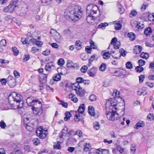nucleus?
<instances>
[{
  "label": "nucleus",
  "instance_id": "obj_55",
  "mask_svg": "<svg viewBox=\"0 0 154 154\" xmlns=\"http://www.w3.org/2000/svg\"><path fill=\"white\" fill-rule=\"evenodd\" d=\"M49 44L51 45V47L54 48H57L58 47V45L56 43H49Z\"/></svg>",
  "mask_w": 154,
  "mask_h": 154
},
{
  "label": "nucleus",
  "instance_id": "obj_49",
  "mask_svg": "<svg viewBox=\"0 0 154 154\" xmlns=\"http://www.w3.org/2000/svg\"><path fill=\"white\" fill-rule=\"evenodd\" d=\"M135 69L137 72H140L143 70V68L141 66H137L136 68Z\"/></svg>",
  "mask_w": 154,
  "mask_h": 154
},
{
  "label": "nucleus",
  "instance_id": "obj_20",
  "mask_svg": "<svg viewBox=\"0 0 154 154\" xmlns=\"http://www.w3.org/2000/svg\"><path fill=\"white\" fill-rule=\"evenodd\" d=\"M31 41L33 44L36 45L39 47H41L43 44L42 42L38 41L36 39L34 38L31 39Z\"/></svg>",
  "mask_w": 154,
  "mask_h": 154
},
{
  "label": "nucleus",
  "instance_id": "obj_22",
  "mask_svg": "<svg viewBox=\"0 0 154 154\" xmlns=\"http://www.w3.org/2000/svg\"><path fill=\"white\" fill-rule=\"evenodd\" d=\"M69 98L74 103H76L78 100L77 98L76 97L75 95L72 93H71L69 95Z\"/></svg>",
  "mask_w": 154,
  "mask_h": 154
},
{
  "label": "nucleus",
  "instance_id": "obj_33",
  "mask_svg": "<svg viewBox=\"0 0 154 154\" xmlns=\"http://www.w3.org/2000/svg\"><path fill=\"white\" fill-rule=\"evenodd\" d=\"M106 68V65L104 63H102L99 67V70L101 72L105 70Z\"/></svg>",
  "mask_w": 154,
  "mask_h": 154
},
{
  "label": "nucleus",
  "instance_id": "obj_12",
  "mask_svg": "<svg viewBox=\"0 0 154 154\" xmlns=\"http://www.w3.org/2000/svg\"><path fill=\"white\" fill-rule=\"evenodd\" d=\"M93 15L94 14H87L86 20L88 23H92L95 20L96 17Z\"/></svg>",
  "mask_w": 154,
  "mask_h": 154
},
{
  "label": "nucleus",
  "instance_id": "obj_63",
  "mask_svg": "<svg viewBox=\"0 0 154 154\" xmlns=\"http://www.w3.org/2000/svg\"><path fill=\"white\" fill-rule=\"evenodd\" d=\"M74 120L76 122H79L81 120L79 114L76 115L75 116Z\"/></svg>",
  "mask_w": 154,
  "mask_h": 154
},
{
  "label": "nucleus",
  "instance_id": "obj_17",
  "mask_svg": "<svg viewBox=\"0 0 154 154\" xmlns=\"http://www.w3.org/2000/svg\"><path fill=\"white\" fill-rule=\"evenodd\" d=\"M91 71H89L88 73L89 76L91 77H94L96 75L97 69L96 67L92 68Z\"/></svg>",
  "mask_w": 154,
  "mask_h": 154
},
{
  "label": "nucleus",
  "instance_id": "obj_2",
  "mask_svg": "<svg viewBox=\"0 0 154 154\" xmlns=\"http://www.w3.org/2000/svg\"><path fill=\"white\" fill-rule=\"evenodd\" d=\"M82 14L81 7L76 6L67 8L64 12V16L69 21L75 22L81 17Z\"/></svg>",
  "mask_w": 154,
  "mask_h": 154
},
{
  "label": "nucleus",
  "instance_id": "obj_42",
  "mask_svg": "<svg viewBox=\"0 0 154 154\" xmlns=\"http://www.w3.org/2000/svg\"><path fill=\"white\" fill-rule=\"evenodd\" d=\"M91 47L94 49H97V47L95 45V43L92 40H91L90 42Z\"/></svg>",
  "mask_w": 154,
  "mask_h": 154
},
{
  "label": "nucleus",
  "instance_id": "obj_44",
  "mask_svg": "<svg viewBox=\"0 0 154 154\" xmlns=\"http://www.w3.org/2000/svg\"><path fill=\"white\" fill-rule=\"evenodd\" d=\"M33 142L34 145L37 146L40 144L39 140L37 138L34 139L33 140Z\"/></svg>",
  "mask_w": 154,
  "mask_h": 154
},
{
  "label": "nucleus",
  "instance_id": "obj_43",
  "mask_svg": "<svg viewBox=\"0 0 154 154\" xmlns=\"http://www.w3.org/2000/svg\"><path fill=\"white\" fill-rule=\"evenodd\" d=\"M121 45V43L119 41H118L113 45L114 49H117L119 48Z\"/></svg>",
  "mask_w": 154,
  "mask_h": 154
},
{
  "label": "nucleus",
  "instance_id": "obj_45",
  "mask_svg": "<svg viewBox=\"0 0 154 154\" xmlns=\"http://www.w3.org/2000/svg\"><path fill=\"white\" fill-rule=\"evenodd\" d=\"M24 149L26 151L28 152L31 151L32 150V148L29 145L25 146Z\"/></svg>",
  "mask_w": 154,
  "mask_h": 154
},
{
  "label": "nucleus",
  "instance_id": "obj_6",
  "mask_svg": "<svg viewBox=\"0 0 154 154\" xmlns=\"http://www.w3.org/2000/svg\"><path fill=\"white\" fill-rule=\"evenodd\" d=\"M72 89L75 90L76 93L81 97L84 95L85 91L81 87L80 85L78 83H75L72 85Z\"/></svg>",
  "mask_w": 154,
  "mask_h": 154
},
{
  "label": "nucleus",
  "instance_id": "obj_9",
  "mask_svg": "<svg viewBox=\"0 0 154 154\" xmlns=\"http://www.w3.org/2000/svg\"><path fill=\"white\" fill-rule=\"evenodd\" d=\"M47 132L48 130L47 129H43L42 127H40L37 129L36 133L38 137L43 139L46 137Z\"/></svg>",
  "mask_w": 154,
  "mask_h": 154
},
{
  "label": "nucleus",
  "instance_id": "obj_38",
  "mask_svg": "<svg viewBox=\"0 0 154 154\" xmlns=\"http://www.w3.org/2000/svg\"><path fill=\"white\" fill-rule=\"evenodd\" d=\"M60 142L59 141L56 143H55L54 145V148L56 149H60L61 148L60 146Z\"/></svg>",
  "mask_w": 154,
  "mask_h": 154
},
{
  "label": "nucleus",
  "instance_id": "obj_21",
  "mask_svg": "<svg viewBox=\"0 0 154 154\" xmlns=\"http://www.w3.org/2000/svg\"><path fill=\"white\" fill-rule=\"evenodd\" d=\"M142 50L141 46L139 45H137L134 47V52L136 54H138L140 53Z\"/></svg>",
  "mask_w": 154,
  "mask_h": 154
},
{
  "label": "nucleus",
  "instance_id": "obj_8",
  "mask_svg": "<svg viewBox=\"0 0 154 154\" xmlns=\"http://www.w3.org/2000/svg\"><path fill=\"white\" fill-rule=\"evenodd\" d=\"M98 9V7L97 6L92 4H89L87 7V14H96Z\"/></svg>",
  "mask_w": 154,
  "mask_h": 154
},
{
  "label": "nucleus",
  "instance_id": "obj_25",
  "mask_svg": "<svg viewBox=\"0 0 154 154\" xmlns=\"http://www.w3.org/2000/svg\"><path fill=\"white\" fill-rule=\"evenodd\" d=\"M144 125L143 122L142 121H140L137 123L136 125L134 126V128L136 129H138L140 127H143Z\"/></svg>",
  "mask_w": 154,
  "mask_h": 154
},
{
  "label": "nucleus",
  "instance_id": "obj_39",
  "mask_svg": "<svg viewBox=\"0 0 154 154\" xmlns=\"http://www.w3.org/2000/svg\"><path fill=\"white\" fill-rule=\"evenodd\" d=\"M93 126L94 128L96 130H98L100 128V125L99 123L98 122H95L93 123Z\"/></svg>",
  "mask_w": 154,
  "mask_h": 154
},
{
  "label": "nucleus",
  "instance_id": "obj_47",
  "mask_svg": "<svg viewBox=\"0 0 154 154\" xmlns=\"http://www.w3.org/2000/svg\"><path fill=\"white\" fill-rule=\"evenodd\" d=\"M57 32L54 29H51L50 32V33L51 34V36L53 38L55 35L57 33Z\"/></svg>",
  "mask_w": 154,
  "mask_h": 154
},
{
  "label": "nucleus",
  "instance_id": "obj_56",
  "mask_svg": "<svg viewBox=\"0 0 154 154\" xmlns=\"http://www.w3.org/2000/svg\"><path fill=\"white\" fill-rule=\"evenodd\" d=\"M83 80H84L82 78L78 77L76 79V81L77 82L76 83H78L79 84V83H82Z\"/></svg>",
  "mask_w": 154,
  "mask_h": 154
},
{
  "label": "nucleus",
  "instance_id": "obj_61",
  "mask_svg": "<svg viewBox=\"0 0 154 154\" xmlns=\"http://www.w3.org/2000/svg\"><path fill=\"white\" fill-rule=\"evenodd\" d=\"M91 50L92 48L89 46H86L85 48V51L88 54H91Z\"/></svg>",
  "mask_w": 154,
  "mask_h": 154
},
{
  "label": "nucleus",
  "instance_id": "obj_48",
  "mask_svg": "<svg viewBox=\"0 0 154 154\" xmlns=\"http://www.w3.org/2000/svg\"><path fill=\"white\" fill-rule=\"evenodd\" d=\"M58 64L62 66L64 63V60L62 58L60 59L57 61Z\"/></svg>",
  "mask_w": 154,
  "mask_h": 154
},
{
  "label": "nucleus",
  "instance_id": "obj_51",
  "mask_svg": "<svg viewBox=\"0 0 154 154\" xmlns=\"http://www.w3.org/2000/svg\"><path fill=\"white\" fill-rule=\"evenodd\" d=\"M88 69V67L86 65L83 66L81 68V70L83 73H85L86 72L87 69Z\"/></svg>",
  "mask_w": 154,
  "mask_h": 154
},
{
  "label": "nucleus",
  "instance_id": "obj_27",
  "mask_svg": "<svg viewBox=\"0 0 154 154\" xmlns=\"http://www.w3.org/2000/svg\"><path fill=\"white\" fill-rule=\"evenodd\" d=\"M91 149L90 144L88 143H85L83 145V149L85 151H88Z\"/></svg>",
  "mask_w": 154,
  "mask_h": 154
},
{
  "label": "nucleus",
  "instance_id": "obj_37",
  "mask_svg": "<svg viewBox=\"0 0 154 154\" xmlns=\"http://www.w3.org/2000/svg\"><path fill=\"white\" fill-rule=\"evenodd\" d=\"M148 19L150 21L154 22V13L149 14L148 16Z\"/></svg>",
  "mask_w": 154,
  "mask_h": 154
},
{
  "label": "nucleus",
  "instance_id": "obj_40",
  "mask_svg": "<svg viewBox=\"0 0 154 154\" xmlns=\"http://www.w3.org/2000/svg\"><path fill=\"white\" fill-rule=\"evenodd\" d=\"M60 74H57L54 76L53 77V78L55 81H59L61 79V76Z\"/></svg>",
  "mask_w": 154,
  "mask_h": 154
},
{
  "label": "nucleus",
  "instance_id": "obj_32",
  "mask_svg": "<svg viewBox=\"0 0 154 154\" xmlns=\"http://www.w3.org/2000/svg\"><path fill=\"white\" fill-rule=\"evenodd\" d=\"M99 152L98 153L99 154H109L108 150L106 149H98Z\"/></svg>",
  "mask_w": 154,
  "mask_h": 154
},
{
  "label": "nucleus",
  "instance_id": "obj_31",
  "mask_svg": "<svg viewBox=\"0 0 154 154\" xmlns=\"http://www.w3.org/2000/svg\"><path fill=\"white\" fill-rule=\"evenodd\" d=\"M65 117L64 118V120L65 121H67L70 119L71 116V114L69 112H66L65 113Z\"/></svg>",
  "mask_w": 154,
  "mask_h": 154
},
{
  "label": "nucleus",
  "instance_id": "obj_57",
  "mask_svg": "<svg viewBox=\"0 0 154 154\" xmlns=\"http://www.w3.org/2000/svg\"><path fill=\"white\" fill-rule=\"evenodd\" d=\"M137 14V12L135 10H132L130 14V17L136 16Z\"/></svg>",
  "mask_w": 154,
  "mask_h": 154
},
{
  "label": "nucleus",
  "instance_id": "obj_16",
  "mask_svg": "<svg viewBox=\"0 0 154 154\" xmlns=\"http://www.w3.org/2000/svg\"><path fill=\"white\" fill-rule=\"evenodd\" d=\"M112 23L114 24H116L115 26V29L116 30H120L121 29L122 26V21L120 20L118 21H116Z\"/></svg>",
  "mask_w": 154,
  "mask_h": 154
},
{
  "label": "nucleus",
  "instance_id": "obj_1",
  "mask_svg": "<svg viewBox=\"0 0 154 154\" xmlns=\"http://www.w3.org/2000/svg\"><path fill=\"white\" fill-rule=\"evenodd\" d=\"M114 98H110L106 101V108L112 109L111 112H108L106 113L107 118L109 120L114 121L119 117L123 116L124 114L125 106L123 103H116Z\"/></svg>",
  "mask_w": 154,
  "mask_h": 154
},
{
  "label": "nucleus",
  "instance_id": "obj_13",
  "mask_svg": "<svg viewBox=\"0 0 154 154\" xmlns=\"http://www.w3.org/2000/svg\"><path fill=\"white\" fill-rule=\"evenodd\" d=\"M37 101H40L38 100H33L32 97H29L27 98L26 102L29 106H32L35 104V103H37Z\"/></svg>",
  "mask_w": 154,
  "mask_h": 154
},
{
  "label": "nucleus",
  "instance_id": "obj_26",
  "mask_svg": "<svg viewBox=\"0 0 154 154\" xmlns=\"http://www.w3.org/2000/svg\"><path fill=\"white\" fill-rule=\"evenodd\" d=\"M88 112L91 116H94L95 115L94 108L92 106H89L88 108Z\"/></svg>",
  "mask_w": 154,
  "mask_h": 154
},
{
  "label": "nucleus",
  "instance_id": "obj_35",
  "mask_svg": "<svg viewBox=\"0 0 154 154\" xmlns=\"http://www.w3.org/2000/svg\"><path fill=\"white\" fill-rule=\"evenodd\" d=\"M16 80L15 79H13V80L10 82L8 83L9 86L11 88H13L16 85Z\"/></svg>",
  "mask_w": 154,
  "mask_h": 154
},
{
  "label": "nucleus",
  "instance_id": "obj_11",
  "mask_svg": "<svg viewBox=\"0 0 154 154\" xmlns=\"http://www.w3.org/2000/svg\"><path fill=\"white\" fill-rule=\"evenodd\" d=\"M126 51H125L123 49H121L120 50L119 52H118V56H116L115 55L112 54V56L114 58L116 59H119L122 55L123 56H125L126 55Z\"/></svg>",
  "mask_w": 154,
  "mask_h": 154
},
{
  "label": "nucleus",
  "instance_id": "obj_10",
  "mask_svg": "<svg viewBox=\"0 0 154 154\" xmlns=\"http://www.w3.org/2000/svg\"><path fill=\"white\" fill-rule=\"evenodd\" d=\"M47 74H41L39 75V79L40 83L43 85H45L47 82Z\"/></svg>",
  "mask_w": 154,
  "mask_h": 154
},
{
  "label": "nucleus",
  "instance_id": "obj_7",
  "mask_svg": "<svg viewBox=\"0 0 154 154\" xmlns=\"http://www.w3.org/2000/svg\"><path fill=\"white\" fill-rule=\"evenodd\" d=\"M36 105H38V106H35V107H32V109L33 111V113L35 115L40 116L42 112V104L40 101H37Z\"/></svg>",
  "mask_w": 154,
  "mask_h": 154
},
{
  "label": "nucleus",
  "instance_id": "obj_36",
  "mask_svg": "<svg viewBox=\"0 0 154 154\" xmlns=\"http://www.w3.org/2000/svg\"><path fill=\"white\" fill-rule=\"evenodd\" d=\"M128 36L130 40L133 41L135 39V35L133 32H130L128 34Z\"/></svg>",
  "mask_w": 154,
  "mask_h": 154
},
{
  "label": "nucleus",
  "instance_id": "obj_24",
  "mask_svg": "<svg viewBox=\"0 0 154 154\" xmlns=\"http://www.w3.org/2000/svg\"><path fill=\"white\" fill-rule=\"evenodd\" d=\"M102 54L103 56V58L105 59H107L109 58L110 56L111 53H109V51L105 52L103 51Z\"/></svg>",
  "mask_w": 154,
  "mask_h": 154
},
{
  "label": "nucleus",
  "instance_id": "obj_19",
  "mask_svg": "<svg viewBox=\"0 0 154 154\" xmlns=\"http://www.w3.org/2000/svg\"><path fill=\"white\" fill-rule=\"evenodd\" d=\"M98 58V57L97 55H95V54L92 56L88 60V66H90L92 62L94 60H97Z\"/></svg>",
  "mask_w": 154,
  "mask_h": 154
},
{
  "label": "nucleus",
  "instance_id": "obj_58",
  "mask_svg": "<svg viewBox=\"0 0 154 154\" xmlns=\"http://www.w3.org/2000/svg\"><path fill=\"white\" fill-rule=\"evenodd\" d=\"M110 82L109 80H106L104 82V84L103 85V86L105 87H107L110 85Z\"/></svg>",
  "mask_w": 154,
  "mask_h": 154
},
{
  "label": "nucleus",
  "instance_id": "obj_59",
  "mask_svg": "<svg viewBox=\"0 0 154 154\" xmlns=\"http://www.w3.org/2000/svg\"><path fill=\"white\" fill-rule=\"evenodd\" d=\"M144 78L145 76L143 75H140L139 76V82L140 83H142L143 82L144 79Z\"/></svg>",
  "mask_w": 154,
  "mask_h": 154
},
{
  "label": "nucleus",
  "instance_id": "obj_62",
  "mask_svg": "<svg viewBox=\"0 0 154 154\" xmlns=\"http://www.w3.org/2000/svg\"><path fill=\"white\" fill-rule=\"evenodd\" d=\"M147 118L149 120H152L154 119V116L153 114L150 113L147 116Z\"/></svg>",
  "mask_w": 154,
  "mask_h": 154
},
{
  "label": "nucleus",
  "instance_id": "obj_5",
  "mask_svg": "<svg viewBox=\"0 0 154 154\" xmlns=\"http://www.w3.org/2000/svg\"><path fill=\"white\" fill-rule=\"evenodd\" d=\"M18 1V0H12L8 6L3 9V11L5 13H13L17 6Z\"/></svg>",
  "mask_w": 154,
  "mask_h": 154
},
{
  "label": "nucleus",
  "instance_id": "obj_28",
  "mask_svg": "<svg viewBox=\"0 0 154 154\" xmlns=\"http://www.w3.org/2000/svg\"><path fill=\"white\" fill-rule=\"evenodd\" d=\"M76 48L78 50H79L82 48V43L79 40L77 41L75 43Z\"/></svg>",
  "mask_w": 154,
  "mask_h": 154
},
{
  "label": "nucleus",
  "instance_id": "obj_34",
  "mask_svg": "<svg viewBox=\"0 0 154 154\" xmlns=\"http://www.w3.org/2000/svg\"><path fill=\"white\" fill-rule=\"evenodd\" d=\"M140 57L143 59H147L149 57V55L147 53L143 52L141 54Z\"/></svg>",
  "mask_w": 154,
  "mask_h": 154
},
{
  "label": "nucleus",
  "instance_id": "obj_30",
  "mask_svg": "<svg viewBox=\"0 0 154 154\" xmlns=\"http://www.w3.org/2000/svg\"><path fill=\"white\" fill-rule=\"evenodd\" d=\"M144 33V34L146 35H150L152 33L151 29L150 27L146 28L145 29Z\"/></svg>",
  "mask_w": 154,
  "mask_h": 154
},
{
  "label": "nucleus",
  "instance_id": "obj_18",
  "mask_svg": "<svg viewBox=\"0 0 154 154\" xmlns=\"http://www.w3.org/2000/svg\"><path fill=\"white\" fill-rule=\"evenodd\" d=\"M53 38L58 43L61 42L63 39L62 37L58 32L53 37Z\"/></svg>",
  "mask_w": 154,
  "mask_h": 154
},
{
  "label": "nucleus",
  "instance_id": "obj_46",
  "mask_svg": "<svg viewBox=\"0 0 154 154\" xmlns=\"http://www.w3.org/2000/svg\"><path fill=\"white\" fill-rule=\"evenodd\" d=\"M126 67L127 69H131L133 67V65L131 62L130 61H128L126 64Z\"/></svg>",
  "mask_w": 154,
  "mask_h": 154
},
{
  "label": "nucleus",
  "instance_id": "obj_52",
  "mask_svg": "<svg viewBox=\"0 0 154 154\" xmlns=\"http://www.w3.org/2000/svg\"><path fill=\"white\" fill-rule=\"evenodd\" d=\"M89 99L91 101H95L96 100V96L94 95H91L89 97Z\"/></svg>",
  "mask_w": 154,
  "mask_h": 154
},
{
  "label": "nucleus",
  "instance_id": "obj_53",
  "mask_svg": "<svg viewBox=\"0 0 154 154\" xmlns=\"http://www.w3.org/2000/svg\"><path fill=\"white\" fill-rule=\"evenodd\" d=\"M6 126V124L3 121H2L0 122V127L2 128H5Z\"/></svg>",
  "mask_w": 154,
  "mask_h": 154
},
{
  "label": "nucleus",
  "instance_id": "obj_15",
  "mask_svg": "<svg viewBox=\"0 0 154 154\" xmlns=\"http://www.w3.org/2000/svg\"><path fill=\"white\" fill-rule=\"evenodd\" d=\"M57 71L58 73L60 75H65L67 72L66 68L63 66H60L57 68Z\"/></svg>",
  "mask_w": 154,
  "mask_h": 154
},
{
  "label": "nucleus",
  "instance_id": "obj_54",
  "mask_svg": "<svg viewBox=\"0 0 154 154\" xmlns=\"http://www.w3.org/2000/svg\"><path fill=\"white\" fill-rule=\"evenodd\" d=\"M73 63L71 60H68L67 62V67H72L73 64Z\"/></svg>",
  "mask_w": 154,
  "mask_h": 154
},
{
  "label": "nucleus",
  "instance_id": "obj_23",
  "mask_svg": "<svg viewBox=\"0 0 154 154\" xmlns=\"http://www.w3.org/2000/svg\"><path fill=\"white\" fill-rule=\"evenodd\" d=\"M144 27V24L143 22H140L137 23L136 25L135 26V29L137 30V29H143Z\"/></svg>",
  "mask_w": 154,
  "mask_h": 154
},
{
  "label": "nucleus",
  "instance_id": "obj_50",
  "mask_svg": "<svg viewBox=\"0 0 154 154\" xmlns=\"http://www.w3.org/2000/svg\"><path fill=\"white\" fill-rule=\"evenodd\" d=\"M12 48L14 55L15 56L18 55L19 54V51L17 48L15 47H13Z\"/></svg>",
  "mask_w": 154,
  "mask_h": 154
},
{
  "label": "nucleus",
  "instance_id": "obj_60",
  "mask_svg": "<svg viewBox=\"0 0 154 154\" xmlns=\"http://www.w3.org/2000/svg\"><path fill=\"white\" fill-rule=\"evenodd\" d=\"M138 63L140 66H142L144 65L145 63V62L144 60L140 59L138 60Z\"/></svg>",
  "mask_w": 154,
  "mask_h": 154
},
{
  "label": "nucleus",
  "instance_id": "obj_3",
  "mask_svg": "<svg viewBox=\"0 0 154 154\" xmlns=\"http://www.w3.org/2000/svg\"><path fill=\"white\" fill-rule=\"evenodd\" d=\"M22 99V97L16 92L11 93L8 97L9 104L17 109L22 108L23 106V102Z\"/></svg>",
  "mask_w": 154,
  "mask_h": 154
},
{
  "label": "nucleus",
  "instance_id": "obj_4",
  "mask_svg": "<svg viewBox=\"0 0 154 154\" xmlns=\"http://www.w3.org/2000/svg\"><path fill=\"white\" fill-rule=\"evenodd\" d=\"M29 119L26 118L24 119V124L26 125V129L29 131H32L33 129V126L38 123V121L36 119H31L30 121Z\"/></svg>",
  "mask_w": 154,
  "mask_h": 154
},
{
  "label": "nucleus",
  "instance_id": "obj_14",
  "mask_svg": "<svg viewBox=\"0 0 154 154\" xmlns=\"http://www.w3.org/2000/svg\"><path fill=\"white\" fill-rule=\"evenodd\" d=\"M126 71L122 69H119L115 72V74L116 76L123 77L126 75Z\"/></svg>",
  "mask_w": 154,
  "mask_h": 154
},
{
  "label": "nucleus",
  "instance_id": "obj_64",
  "mask_svg": "<svg viewBox=\"0 0 154 154\" xmlns=\"http://www.w3.org/2000/svg\"><path fill=\"white\" fill-rule=\"evenodd\" d=\"M11 154H23V153L21 150H18L16 151H14Z\"/></svg>",
  "mask_w": 154,
  "mask_h": 154
},
{
  "label": "nucleus",
  "instance_id": "obj_41",
  "mask_svg": "<svg viewBox=\"0 0 154 154\" xmlns=\"http://www.w3.org/2000/svg\"><path fill=\"white\" fill-rule=\"evenodd\" d=\"M108 25V23H101L98 25V27L99 28H102L104 29L105 28V27Z\"/></svg>",
  "mask_w": 154,
  "mask_h": 154
},
{
  "label": "nucleus",
  "instance_id": "obj_29",
  "mask_svg": "<svg viewBox=\"0 0 154 154\" xmlns=\"http://www.w3.org/2000/svg\"><path fill=\"white\" fill-rule=\"evenodd\" d=\"M85 110V105L84 104H82L79 107L78 111L79 113H82L84 112Z\"/></svg>",
  "mask_w": 154,
  "mask_h": 154
}]
</instances>
